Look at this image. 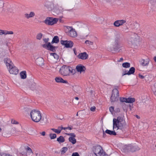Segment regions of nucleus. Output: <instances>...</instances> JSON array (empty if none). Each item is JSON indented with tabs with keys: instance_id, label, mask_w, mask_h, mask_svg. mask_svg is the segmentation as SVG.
Listing matches in <instances>:
<instances>
[{
	"instance_id": "obj_1",
	"label": "nucleus",
	"mask_w": 156,
	"mask_h": 156,
	"mask_svg": "<svg viewBox=\"0 0 156 156\" xmlns=\"http://www.w3.org/2000/svg\"><path fill=\"white\" fill-rule=\"evenodd\" d=\"M59 72L64 76H69L73 75L76 73V69L73 68L69 66L63 65L60 69Z\"/></svg>"
},
{
	"instance_id": "obj_2",
	"label": "nucleus",
	"mask_w": 156,
	"mask_h": 156,
	"mask_svg": "<svg viewBox=\"0 0 156 156\" xmlns=\"http://www.w3.org/2000/svg\"><path fill=\"white\" fill-rule=\"evenodd\" d=\"M30 117L34 122H37L41 119V114L40 111L34 109L30 112Z\"/></svg>"
},
{
	"instance_id": "obj_3",
	"label": "nucleus",
	"mask_w": 156,
	"mask_h": 156,
	"mask_svg": "<svg viewBox=\"0 0 156 156\" xmlns=\"http://www.w3.org/2000/svg\"><path fill=\"white\" fill-rule=\"evenodd\" d=\"M123 121L122 117L119 116L117 119L114 118L113 119V129L117 128L118 129H122V131L124 129V126L121 123Z\"/></svg>"
},
{
	"instance_id": "obj_4",
	"label": "nucleus",
	"mask_w": 156,
	"mask_h": 156,
	"mask_svg": "<svg viewBox=\"0 0 156 156\" xmlns=\"http://www.w3.org/2000/svg\"><path fill=\"white\" fill-rule=\"evenodd\" d=\"M93 151L96 156H108L103 150L102 147L100 145L94 147Z\"/></svg>"
},
{
	"instance_id": "obj_5",
	"label": "nucleus",
	"mask_w": 156,
	"mask_h": 156,
	"mask_svg": "<svg viewBox=\"0 0 156 156\" xmlns=\"http://www.w3.org/2000/svg\"><path fill=\"white\" fill-rule=\"evenodd\" d=\"M140 41V37L137 34L132 33L128 41L133 44H137Z\"/></svg>"
},
{
	"instance_id": "obj_6",
	"label": "nucleus",
	"mask_w": 156,
	"mask_h": 156,
	"mask_svg": "<svg viewBox=\"0 0 156 156\" xmlns=\"http://www.w3.org/2000/svg\"><path fill=\"white\" fill-rule=\"evenodd\" d=\"M118 86H116L112 90L111 96V102H114L117 101L119 98V92L117 88Z\"/></svg>"
},
{
	"instance_id": "obj_7",
	"label": "nucleus",
	"mask_w": 156,
	"mask_h": 156,
	"mask_svg": "<svg viewBox=\"0 0 156 156\" xmlns=\"http://www.w3.org/2000/svg\"><path fill=\"white\" fill-rule=\"evenodd\" d=\"M120 47L119 40L118 38H115L113 44V46L110 48V50L112 53H115L119 49Z\"/></svg>"
},
{
	"instance_id": "obj_8",
	"label": "nucleus",
	"mask_w": 156,
	"mask_h": 156,
	"mask_svg": "<svg viewBox=\"0 0 156 156\" xmlns=\"http://www.w3.org/2000/svg\"><path fill=\"white\" fill-rule=\"evenodd\" d=\"M58 19L51 17H47L44 21V23L48 25H52L56 23L58 21Z\"/></svg>"
},
{
	"instance_id": "obj_9",
	"label": "nucleus",
	"mask_w": 156,
	"mask_h": 156,
	"mask_svg": "<svg viewBox=\"0 0 156 156\" xmlns=\"http://www.w3.org/2000/svg\"><path fill=\"white\" fill-rule=\"evenodd\" d=\"M66 27L68 30V31L66 33L69 36L72 37H75L77 36V33L72 27L66 26Z\"/></svg>"
},
{
	"instance_id": "obj_10",
	"label": "nucleus",
	"mask_w": 156,
	"mask_h": 156,
	"mask_svg": "<svg viewBox=\"0 0 156 156\" xmlns=\"http://www.w3.org/2000/svg\"><path fill=\"white\" fill-rule=\"evenodd\" d=\"M42 46L44 48H46L47 50L54 52H55L56 49L58 48L57 46H54L52 45L51 43L42 44Z\"/></svg>"
},
{
	"instance_id": "obj_11",
	"label": "nucleus",
	"mask_w": 156,
	"mask_h": 156,
	"mask_svg": "<svg viewBox=\"0 0 156 156\" xmlns=\"http://www.w3.org/2000/svg\"><path fill=\"white\" fill-rule=\"evenodd\" d=\"M60 42L62 45H64L66 48H71L73 47V42L71 41L61 40Z\"/></svg>"
},
{
	"instance_id": "obj_12",
	"label": "nucleus",
	"mask_w": 156,
	"mask_h": 156,
	"mask_svg": "<svg viewBox=\"0 0 156 156\" xmlns=\"http://www.w3.org/2000/svg\"><path fill=\"white\" fill-rule=\"evenodd\" d=\"M9 69V72L10 74L16 75L19 73V70L15 66L14 64L12 66H9L8 68Z\"/></svg>"
},
{
	"instance_id": "obj_13",
	"label": "nucleus",
	"mask_w": 156,
	"mask_h": 156,
	"mask_svg": "<svg viewBox=\"0 0 156 156\" xmlns=\"http://www.w3.org/2000/svg\"><path fill=\"white\" fill-rule=\"evenodd\" d=\"M75 69H76V72L77 71L78 72L81 73L82 72L85 73L86 69L83 65L82 64H79L76 66Z\"/></svg>"
},
{
	"instance_id": "obj_14",
	"label": "nucleus",
	"mask_w": 156,
	"mask_h": 156,
	"mask_svg": "<svg viewBox=\"0 0 156 156\" xmlns=\"http://www.w3.org/2000/svg\"><path fill=\"white\" fill-rule=\"evenodd\" d=\"M127 149L129 151L134 152L140 150V148L136 146H133L129 145L127 147Z\"/></svg>"
},
{
	"instance_id": "obj_15",
	"label": "nucleus",
	"mask_w": 156,
	"mask_h": 156,
	"mask_svg": "<svg viewBox=\"0 0 156 156\" xmlns=\"http://www.w3.org/2000/svg\"><path fill=\"white\" fill-rule=\"evenodd\" d=\"M77 57L80 59L85 60L88 58V55L86 52H84L79 54Z\"/></svg>"
},
{
	"instance_id": "obj_16",
	"label": "nucleus",
	"mask_w": 156,
	"mask_h": 156,
	"mask_svg": "<svg viewBox=\"0 0 156 156\" xmlns=\"http://www.w3.org/2000/svg\"><path fill=\"white\" fill-rule=\"evenodd\" d=\"M126 21L124 20H117L114 23V25L116 27H119L122 25L123 24L126 23Z\"/></svg>"
},
{
	"instance_id": "obj_17",
	"label": "nucleus",
	"mask_w": 156,
	"mask_h": 156,
	"mask_svg": "<svg viewBox=\"0 0 156 156\" xmlns=\"http://www.w3.org/2000/svg\"><path fill=\"white\" fill-rule=\"evenodd\" d=\"M4 61L8 68L9 67V66H12V65H13L12 62L9 58H4Z\"/></svg>"
},
{
	"instance_id": "obj_18",
	"label": "nucleus",
	"mask_w": 156,
	"mask_h": 156,
	"mask_svg": "<svg viewBox=\"0 0 156 156\" xmlns=\"http://www.w3.org/2000/svg\"><path fill=\"white\" fill-rule=\"evenodd\" d=\"M149 62V59L147 58L146 60L143 59H141L139 62L141 65L143 66H147L148 65Z\"/></svg>"
},
{
	"instance_id": "obj_19",
	"label": "nucleus",
	"mask_w": 156,
	"mask_h": 156,
	"mask_svg": "<svg viewBox=\"0 0 156 156\" xmlns=\"http://www.w3.org/2000/svg\"><path fill=\"white\" fill-rule=\"evenodd\" d=\"M45 6L49 10H52L54 8L53 4L50 2H46Z\"/></svg>"
},
{
	"instance_id": "obj_20",
	"label": "nucleus",
	"mask_w": 156,
	"mask_h": 156,
	"mask_svg": "<svg viewBox=\"0 0 156 156\" xmlns=\"http://www.w3.org/2000/svg\"><path fill=\"white\" fill-rule=\"evenodd\" d=\"M55 80L57 83H67L68 81L67 80H63L62 78L60 77H56Z\"/></svg>"
},
{
	"instance_id": "obj_21",
	"label": "nucleus",
	"mask_w": 156,
	"mask_h": 156,
	"mask_svg": "<svg viewBox=\"0 0 156 156\" xmlns=\"http://www.w3.org/2000/svg\"><path fill=\"white\" fill-rule=\"evenodd\" d=\"M135 68L134 67H131L129 69V70L127 73H124L122 74V76L126 75H130L133 74L135 72Z\"/></svg>"
},
{
	"instance_id": "obj_22",
	"label": "nucleus",
	"mask_w": 156,
	"mask_h": 156,
	"mask_svg": "<svg viewBox=\"0 0 156 156\" xmlns=\"http://www.w3.org/2000/svg\"><path fill=\"white\" fill-rule=\"evenodd\" d=\"M37 64L40 66H42L44 65V60L43 58H37L36 61Z\"/></svg>"
},
{
	"instance_id": "obj_23",
	"label": "nucleus",
	"mask_w": 156,
	"mask_h": 156,
	"mask_svg": "<svg viewBox=\"0 0 156 156\" xmlns=\"http://www.w3.org/2000/svg\"><path fill=\"white\" fill-rule=\"evenodd\" d=\"M35 16V13L33 12H31L29 14L26 13L24 14L25 17L27 19L33 17Z\"/></svg>"
},
{
	"instance_id": "obj_24",
	"label": "nucleus",
	"mask_w": 156,
	"mask_h": 156,
	"mask_svg": "<svg viewBox=\"0 0 156 156\" xmlns=\"http://www.w3.org/2000/svg\"><path fill=\"white\" fill-rule=\"evenodd\" d=\"M59 42V37L58 36H55L53 38L52 40L51 43V44L54 43H58Z\"/></svg>"
},
{
	"instance_id": "obj_25",
	"label": "nucleus",
	"mask_w": 156,
	"mask_h": 156,
	"mask_svg": "<svg viewBox=\"0 0 156 156\" xmlns=\"http://www.w3.org/2000/svg\"><path fill=\"white\" fill-rule=\"evenodd\" d=\"M105 133L111 135H116V133L114 131H111L108 129L105 131Z\"/></svg>"
},
{
	"instance_id": "obj_26",
	"label": "nucleus",
	"mask_w": 156,
	"mask_h": 156,
	"mask_svg": "<svg viewBox=\"0 0 156 156\" xmlns=\"http://www.w3.org/2000/svg\"><path fill=\"white\" fill-rule=\"evenodd\" d=\"M57 141L60 144L64 142L65 141V139L63 136H61L57 138Z\"/></svg>"
},
{
	"instance_id": "obj_27",
	"label": "nucleus",
	"mask_w": 156,
	"mask_h": 156,
	"mask_svg": "<svg viewBox=\"0 0 156 156\" xmlns=\"http://www.w3.org/2000/svg\"><path fill=\"white\" fill-rule=\"evenodd\" d=\"M20 74L21 79H25L27 77L26 72L25 71L21 72Z\"/></svg>"
},
{
	"instance_id": "obj_28",
	"label": "nucleus",
	"mask_w": 156,
	"mask_h": 156,
	"mask_svg": "<svg viewBox=\"0 0 156 156\" xmlns=\"http://www.w3.org/2000/svg\"><path fill=\"white\" fill-rule=\"evenodd\" d=\"M69 140L73 144H75L76 142V140L75 138L72 137H69Z\"/></svg>"
},
{
	"instance_id": "obj_29",
	"label": "nucleus",
	"mask_w": 156,
	"mask_h": 156,
	"mask_svg": "<svg viewBox=\"0 0 156 156\" xmlns=\"http://www.w3.org/2000/svg\"><path fill=\"white\" fill-rule=\"evenodd\" d=\"M126 103H132L135 101V99L134 98H126Z\"/></svg>"
},
{
	"instance_id": "obj_30",
	"label": "nucleus",
	"mask_w": 156,
	"mask_h": 156,
	"mask_svg": "<svg viewBox=\"0 0 156 156\" xmlns=\"http://www.w3.org/2000/svg\"><path fill=\"white\" fill-rule=\"evenodd\" d=\"M130 64L127 62H124L122 63V66L124 68H128L130 67Z\"/></svg>"
},
{
	"instance_id": "obj_31",
	"label": "nucleus",
	"mask_w": 156,
	"mask_h": 156,
	"mask_svg": "<svg viewBox=\"0 0 156 156\" xmlns=\"http://www.w3.org/2000/svg\"><path fill=\"white\" fill-rule=\"evenodd\" d=\"M85 44H86L87 45V46L89 45H93L94 44V43L93 42L90 41L89 40H86L85 42Z\"/></svg>"
},
{
	"instance_id": "obj_32",
	"label": "nucleus",
	"mask_w": 156,
	"mask_h": 156,
	"mask_svg": "<svg viewBox=\"0 0 156 156\" xmlns=\"http://www.w3.org/2000/svg\"><path fill=\"white\" fill-rule=\"evenodd\" d=\"M50 55L53 56L54 58L57 60L59 58V56L56 53H51Z\"/></svg>"
},
{
	"instance_id": "obj_33",
	"label": "nucleus",
	"mask_w": 156,
	"mask_h": 156,
	"mask_svg": "<svg viewBox=\"0 0 156 156\" xmlns=\"http://www.w3.org/2000/svg\"><path fill=\"white\" fill-rule=\"evenodd\" d=\"M49 136L51 139H53L56 137V135L55 133H50Z\"/></svg>"
},
{
	"instance_id": "obj_34",
	"label": "nucleus",
	"mask_w": 156,
	"mask_h": 156,
	"mask_svg": "<svg viewBox=\"0 0 156 156\" xmlns=\"http://www.w3.org/2000/svg\"><path fill=\"white\" fill-rule=\"evenodd\" d=\"M43 34L41 33H39L37 34L36 36V38L38 40H40L42 38Z\"/></svg>"
},
{
	"instance_id": "obj_35",
	"label": "nucleus",
	"mask_w": 156,
	"mask_h": 156,
	"mask_svg": "<svg viewBox=\"0 0 156 156\" xmlns=\"http://www.w3.org/2000/svg\"><path fill=\"white\" fill-rule=\"evenodd\" d=\"M25 149L30 154H33V153L31 149L28 146H27V147H25Z\"/></svg>"
},
{
	"instance_id": "obj_36",
	"label": "nucleus",
	"mask_w": 156,
	"mask_h": 156,
	"mask_svg": "<svg viewBox=\"0 0 156 156\" xmlns=\"http://www.w3.org/2000/svg\"><path fill=\"white\" fill-rule=\"evenodd\" d=\"M119 100L121 102H126V101H127V99L126 98H122V97H120L119 98Z\"/></svg>"
},
{
	"instance_id": "obj_37",
	"label": "nucleus",
	"mask_w": 156,
	"mask_h": 156,
	"mask_svg": "<svg viewBox=\"0 0 156 156\" xmlns=\"http://www.w3.org/2000/svg\"><path fill=\"white\" fill-rule=\"evenodd\" d=\"M68 150V148L66 147H63L62 149V154L65 153Z\"/></svg>"
},
{
	"instance_id": "obj_38",
	"label": "nucleus",
	"mask_w": 156,
	"mask_h": 156,
	"mask_svg": "<svg viewBox=\"0 0 156 156\" xmlns=\"http://www.w3.org/2000/svg\"><path fill=\"white\" fill-rule=\"evenodd\" d=\"M66 134L68 136H71L70 137H72L74 138H75L76 137V135L73 133H66Z\"/></svg>"
},
{
	"instance_id": "obj_39",
	"label": "nucleus",
	"mask_w": 156,
	"mask_h": 156,
	"mask_svg": "<svg viewBox=\"0 0 156 156\" xmlns=\"http://www.w3.org/2000/svg\"><path fill=\"white\" fill-rule=\"evenodd\" d=\"M36 84L35 83H33L30 87V88L32 90H34L36 88Z\"/></svg>"
},
{
	"instance_id": "obj_40",
	"label": "nucleus",
	"mask_w": 156,
	"mask_h": 156,
	"mask_svg": "<svg viewBox=\"0 0 156 156\" xmlns=\"http://www.w3.org/2000/svg\"><path fill=\"white\" fill-rule=\"evenodd\" d=\"M53 132L57 134H59L60 133V131L58 130V129H56L54 128H52L51 129Z\"/></svg>"
},
{
	"instance_id": "obj_41",
	"label": "nucleus",
	"mask_w": 156,
	"mask_h": 156,
	"mask_svg": "<svg viewBox=\"0 0 156 156\" xmlns=\"http://www.w3.org/2000/svg\"><path fill=\"white\" fill-rule=\"evenodd\" d=\"M3 34L6 35V30H0V35H2Z\"/></svg>"
},
{
	"instance_id": "obj_42",
	"label": "nucleus",
	"mask_w": 156,
	"mask_h": 156,
	"mask_svg": "<svg viewBox=\"0 0 156 156\" xmlns=\"http://www.w3.org/2000/svg\"><path fill=\"white\" fill-rule=\"evenodd\" d=\"M43 41L45 43V44H48V43H50V42H48V41H49V38H44L43 39Z\"/></svg>"
},
{
	"instance_id": "obj_43",
	"label": "nucleus",
	"mask_w": 156,
	"mask_h": 156,
	"mask_svg": "<svg viewBox=\"0 0 156 156\" xmlns=\"http://www.w3.org/2000/svg\"><path fill=\"white\" fill-rule=\"evenodd\" d=\"M114 108L113 106H111L109 107V111L112 113L114 112Z\"/></svg>"
},
{
	"instance_id": "obj_44",
	"label": "nucleus",
	"mask_w": 156,
	"mask_h": 156,
	"mask_svg": "<svg viewBox=\"0 0 156 156\" xmlns=\"http://www.w3.org/2000/svg\"><path fill=\"white\" fill-rule=\"evenodd\" d=\"M11 123L13 124H19V122L14 119H12Z\"/></svg>"
},
{
	"instance_id": "obj_45",
	"label": "nucleus",
	"mask_w": 156,
	"mask_h": 156,
	"mask_svg": "<svg viewBox=\"0 0 156 156\" xmlns=\"http://www.w3.org/2000/svg\"><path fill=\"white\" fill-rule=\"evenodd\" d=\"M13 34V32L12 31H8L6 30V35L7 34Z\"/></svg>"
},
{
	"instance_id": "obj_46",
	"label": "nucleus",
	"mask_w": 156,
	"mask_h": 156,
	"mask_svg": "<svg viewBox=\"0 0 156 156\" xmlns=\"http://www.w3.org/2000/svg\"><path fill=\"white\" fill-rule=\"evenodd\" d=\"M72 156H80V155L77 152H75L72 154Z\"/></svg>"
},
{
	"instance_id": "obj_47",
	"label": "nucleus",
	"mask_w": 156,
	"mask_h": 156,
	"mask_svg": "<svg viewBox=\"0 0 156 156\" xmlns=\"http://www.w3.org/2000/svg\"><path fill=\"white\" fill-rule=\"evenodd\" d=\"M91 111L94 112L95 110L96 107L95 106L92 107L90 108Z\"/></svg>"
},
{
	"instance_id": "obj_48",
	"label": "nucleus",
	"mask_w": 156,
	"mask_h": 156,
	"mask_svg": "<svg viewBox=\"0 0 156 156\" xmlns=\"http://www.w3.org/2000/svg\"><path fill=\"white\" fill-rule=\"evenodd\" d=\"M139 77L141 79H143L144 78V76L140 74H139Z\"/></svg>"
},
{
	"instance_id": "obj_49",
	"label": "nucleus",
	"mask_w": 156,
	"mask_h": 156,
	"mask_svg": "<svg viewBox=\"0 0 156 156\" xmlns=\"http://www.w3.org/2000/svg\"><path fill=\"white\" fill-rule=\"evenodd\" d=\"M40 134L43 136H44L45 135V132L44 131H43L42 133H40Z\"/></svg>"
},
{
	"instance_id": "obj_50",
	"label": "nucleus",
	"mask_w": 156,
	"mask_h": 156,
	"mask_svg": "<svg viewBox=\"0 0 156 156\" xmlns=\"http://www.w3.org/2000/svg\"><path fill=\"white\" fill-rule=\"evenodd\" d=\"M103 137H105L106 136V134H105V132L104 131V130H103Z\"/></svg>"
},
{
	"instance_id": "obj_51",
	"label": "nucleus",
	"mask_w": 156,
	"mask_h": 156,
	"mask_svg": "<svg viewBox=\"0 0 156 156\" xmlns=\"http://www.w3.org/2000/svg\"><path fill=\"white\" fill-rule=\"evenodd\" d=\"M58 130L60 131V133L61 130H62V127L59 126V127H58Z\"/></svg>"
},
{
	"instance_id": "obj_52",
	"label": "nucleus",
	"mask_w": 156,
	"mask_h": 156,
	"mask_svg": "<svg viewBox=\"0 0 156 156\" xmlns=\"http://www.w3.org/2000/svg\"><path fill=\"white\" fill-rule=\"evenodd\" d=\"M123 60V59L122 58H120L119 60L118 61V62H120L122 61Z\"/></svg>"
},
{
	"instance_id": "obj_53",
	"label": "nucleus",
	"mask_w": 156,
	"mask_h": 156,
	"mask_svg": "<svg viewBox=\"0 0 156 156\" xmlns=\"http://www.w3.org/2000/svg\"><path fill=\"white\" fill-rule=\"evenodd\" d=\"M67 129L71 130L72 129V127H70L68 126V127H67Z\"/></svg>"
},
{
	"instance_id": "obj_54",
	"label": "nucleus",
	"mask_w": 156,
	"mask_h": 156,
	"mask_svg": "<svg viewBox=\"0 0 156 156\" xmlns=\"http://www.w3.org/2000/svg\"><path fill=\"white\" fill-rule=\"evenodd\" d=\"M62 130L63 129H64V130L67 129V127H62Z\"/></svg>"
},
{
	"instance_id": "obj_55",
	"label": "nucleus",
	"mask_w": 156,
	"mask_h": 156,
	"mask_svg": "<svg viewBox=\"0 0 156 156\" xmlns=\"http://www.w3.org/2000/svg\"><path fill=\"white\" fill-rule=\"evenodd\" d=\"M154 59L155 61V62H156V56H155L154 58Z\"/></svg>"
},
{
	"instance_id": "obj_56",
	"label": "nucleus",
	"mask_w": 156,
	"mask_h": 156,
	"mask_svg": "<svg viewBox=\"0 0 156 156\" xmlns=\"http://www.w3.org/2000/svg\"><path fill=\"white\" fill-rule=\"evenodd\" d=\"M127 71H123V73L122 74H123L124 73H127Z\"/></svg>"
},
{
	"instance_id": "obj_57",
	"label": "nucleus",
	"mask_w": 156,
	"mask_h": 156,
	"mask_svg": "<svg viewBox=\"0 0 156 156\" xmlns=\"http://www.w3.org/2000/svg\"><path fill=\"white\" fill-rule=\"evenodd\" d=\"M75 99L76 100H78L79 99V98L77 97H75Z\"/></svg>"
},
{
	"instance_id": "obj_58",
	"label": "nucleus",
	"mask_w": 156,
	"mask_h": 156,
	"mask_svg": "<svg viewBox=\"0 0 156 156\" xmlns=\"http://www.w3.org/2000/svg\"><path fill=\"white\" fill-rule=\"evenodd\" d=\"M136 117H137V118H138V119H139V118H140V117L138 116L137 115H136Z\"/></svg>"
},
{
	"instance_id": "obj_59",
	"label": "nucleus",
	"mask_w": 156,
	"mask_h": 156,
	"mask_svg": "<svg viewBox=\"0 0 156 156\" xmlns=\"http://www.w3.org/2000/svg\"><path fill=\"white\" fill-rule=\"evenodd\" d=\"M154 94L156 96V91H155V92H154Z\"/></svg>"
},
{
	"instance_id": "obj_60",
	"label": "nucleus",
	"mask_w": 156,
	"mask_h": 156,
	"mask_svg": "<svg viewBox=\"0 0 156 156\" xmlns=\"http://www.w3.org/2000/svg\"><path fill=\"white\" fill-rule=\"evenodd\" d=\"M133 106V105L131 106V105H129V106L130 108H131Z\"/></svg>"
},
{
	"instance_id": "obj_61",
	"label": "nucleus",
	"mask_w": 156,
	"mask_h": 156,
	"mask_svg": "<svg viewBox=\"0 0 156 156\" xmlns=\"http://www.w3.org/2000/svg\"><path fill=\"white\" fill-rule=\"evenodd\" d=\"M150 0L151 1V3L152 2H152L153 0Z\"/></svg>"
},
{
	"instance_id": "obj_62",
	"label": "nucleus",
	"mask_w": 156,
	"mask_h": 156,
	"mask_svg": "<svg viewBox=\"0 0 156 156\" xmlns=\"http://www.w3.org/2000/svg\"><path fill=\"white\" fill-rule=\"evenodd\" d=\"M74 53H75V54H76V51H75V50H74Z\"/></svg>"
},
{
	"instance_id": "obj_63",
	"label": "nucleus",
	"mask_w": 156,
	"mask_h": 156,
	"mask_svg": "<svg viewBox=\"0 0 156 156\" xmlns=\"http://www.w3.org/2000/svg\"><path fill=\"white\" fill-rule=\"evenodd\" d=\"M76 115L77 116H78V112L77 113Z\"/></svg>"
},
{
	"instance_id": "obj_64",
	"label": "nucleus",
	"mask_w": 156,
	"mask_h": 156,
	"mask_svg": "<svg viewBox=\"0 0 156 156\" xmlns=\"http://www.w3.org/2000/svg\"><path fill=\"white\" fill-rule=\"evenodd\" d=\"M27 108H24V109H26Z\"/></svg>"
}]
</instances>
